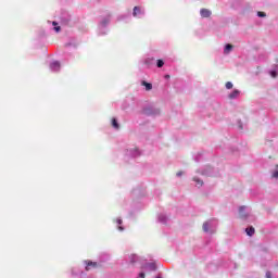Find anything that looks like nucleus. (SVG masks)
Segmentation results:
<instances>
[{
	"label": "nucleus",
	"instance_id": "obj_1",
	"mask_svg": "<svg viewBox=\"0 0 278 278\" xmlns=\"http://www.w3.org/2000/svg\"><path fill=\"white\" fill-rule=\"evenodd\" d=\"M218 227V220L215 218L208 219L203 223L202 229L204 233H216V229Z\"/></svg>",
	"mask_w": 278,
	"mask_h": 278
},
{
	"label": "nucleus",
	"instance_id": "obj_2",
	"mask_svg": "<svg viewBox=\"0 0 278 278\" xmlns=\"http://www.w3.org/2000/svg\"><path fill=\"white\" fill-rule=\"evenodd\" d=\"M143 114L146 116H157V114H160V109L146 108L143 109Z\"/></svg>",
	"mask_w": 278,
	"mask_h": 278
},
{
	"label": "nucleus",
	"instance_id": "obj_3",
	"mask_svg": "<svg viewBox=\"0 0 278 278\" xmlns=\"http://www.w3.org/2000/svg\"><path fill=\"white\" fill-rule=\"evenodd\" d=\"M132 16L137 18H142V16H144V9L140 7H135L132 10Z\"/></svg>",
	"mask_w": 278,
	"mask_h": 278
},
{
	"label": "nucleus",
	"instance_id": "obj_4",
	"mask_svg": "<svg viewBox=\"0 0 278 278\" xmlns=\"http://www.w3.org/2000/svg\"><path fill=\"white\" fill-rule=\"evenodd\" d=\"M143 268L144 270L155 271L157 270V265H155V263H146Z\"/></svg>",
	"mask_w": 278,
	"mask_h": 278
},
{
	"label": "nucleus",
	"instance_id": "obj_5",
	"mask_svg": "<svg viewBox=\"0 0 278 278\" xmlns=\"http://www.w3.org/2000/svg\"><path fill=\"white\" fill-rule=\"evenodd\" d=\"M200 14H201L202 18H210V16H212V11H210L207 9H201Z\"/></svg>",
	"mask_w": 278,
	"mask_h": 278
},
{
	"label": "nucleus",
	"instance_id": "obj_6",
	"mask_svg": "<svg viewBox=\"0 0 278 278\" xmlns=\"http://www.w3.org/2000/svg\"><path fill=\"white\" fill-rule=\"evenodd\" d=\"M50 71H53V73H58L60 71V62L54 61L50 63Z\"/></svg>",
	"mask_w": 278,
	"mask_h": 278
},
{
	"label": "nucleus",
	"instance_id": "obj_7",
	"mask_svg": "<svg viewBox=\"0 0 278 278\" xmlns=\"http://www.w3.org/2000/svg\"><path fill=\"white\" fill-rule=\"evenodd\" d=\"M239 216L240 218H247V216H249V213H247V206L239 207Z\"/></svg>",
	"mask_w": 278,
	"mask_h": 278
},
{
	"label": "nucleus",
	"instance_id": "obj_8",
	"mask_svg": "<svg viewBox=\"0 0 278 278\" xmlns=\"http://www.w3.org/2000/svg\"><path fill=\"white\" fill-rule=\"evenodd\" d=\"M109 24H110V15H106V16L103 17L102 21L100 22V27H108Z\"/></svg>",
	"mask_w": 278,
	"mask_h": 278
},
{
	"label": "nucleus",
	"instance_id": "obj_9",
	"mask_svg": "<svg viewBox=\"0 0 278 278\" xmlns=\"http://www.w3.org/2000/svg\"><path fill=\"white\" fill-rule=\"evenodd\" d=\"M269 75L274 79L277 77V75H278V65H273V70L269 71Z\"/></svg>",
	"mask_w": 278,
	"mask_h": 278
},
{
	"label": "nucleus",
	"instance_id": "obj_10",
	"mask_svg": "<svg viewBox=\"0 0 278 278\" xmlns=\"http://www.w3.org/2000/svg\"><path fill=\"white\" fill-rule=\"evenodd\" d=\"M240 97V90L235 89L231 93H229L228 99H238Z\"/></svg>",
	"mask_w": 278,
	"mask_h": 278
},
{
	"label": "nucleus",
	"instance_id": "obj_11",
	"mask_svg": "<svg viewBox=\"0 0 278 278\" xmlns=\"http://www.w3.org/2000/svg\"><path fill=\"white\" fill-rule=\"evenodd\" d=\"M129 155H131V157H139L140 155V150L138 149H132L128 151Z\"/></svg>",
	"mask_w": 278,
	"mask_h": 278
},
{
	"label": "nucleus",
	"instance_id": "obj_12",
	"mask_svg": "<svg viewBox=\"0 0 278 278\" xmlns=\"http://www.w3.org/2000/svg\"><path fill=\"white\" fill-rule=\"evenodd\" d=\"M168 220V217L164 214L159 215V223H162L163 225H166V222Z\"/></svg>",
	"mask_w": 278,
	"mask_h": 278
},
{
	"label": "nucleus",
	"instance_id": "obj_13",
	"mask_svg": "<svg viewBox=\"0 0 278 278\" xmlns=\"http://www.w3.org/2000/svg\"><path fill=\"white\" fill-rule=\"evenodd\" d=\"M129 260H130V264H136V262H140V257H138V255L136 254H131L129 256Z\"/></svg>",
	"mask_w": 278,
	"mask_h": 278
},
{
	"label": "nucleus",
	"instance_id": "obj_14",
	"mask_svg": "<svg viewBox=\"0 0 278 278\" xmlns=\"http://www.w3.org/2000/svg\"><path fill=\"white\" fill-rule=\"evenodd\" d=\"M112 127H114V129H121V125L118 124V119H116V117L112 118Z\"/></svg>",
	"mask_w": 278,
	"mask_h": 278
},
{
	"label": "nucleus",
	"instance_id": "obj_15",
	"mask_svg": "<svg viewBox=\"0 0 278 278\" xmlns=\"http://www.w3.org/2000/svg\"><path fill=\"white\" fill-rule=\"evenodd\" d=\"M245 232H247V235L248 236H254L255 235V228H253V226H251V227H248L247 229H245Z\"/></svg>",
	"mask_w": 278,
	"mask_h": 278
},
{
	"label": "nucleus",
	"instance_id": "obj_16",
	"mask_svg": "<svg viewBox=\"0 0 278 278\" xmlns=\"http://www.w3.org/2000/svg\"><path fill=\"white\" fill-rule=\"evenodd\" d=\"M231 49H233V46L230 45V43H227V45L225 46L224 53H225V54L230 53V52H231Z\"/></svg>",
	"mask_w": 278,
	"mask_h": 278
},
{
	"label": "nucleus",
	"instance_id": "obj_17",
	"mask_svg": "<svg viewBox=\"0 0 278 278\" xmlns=\"http://www.w3.org/2000/svg\"><path fill=\"white\" fill-rule=\"evenodd\" d=\"M92 266V268H97V262H91L89 261L86 265V270H90V267Z\"/></svg>",
	"mask_w": 278,
	"mask_h": 278
},
{
	"label": "nucleus",
	"instance_id": "obj_18",
	"mask_svg": "<svg viewBox=\"0 0 278 278\" xmlns=\"http://www.w3.org/2000/svg\"><path fill=\"white\" fill-rule=\"evenodd\" d=\"M141 85L146 87V90H153V85L151 83L142 81Z\"/></svg>",
	"mask_w": 278,
	"mask_h": 278
},
{
	"label": "nucleus",
	"instance_id": "obj_19",
	"mask_svg": "<svg viewBox=\"0 0 278 278\" xmlns=\"http://www.w3.org/2000/svg\"><path fill=\"white\" fill-rule=\"evenodd\" d=\"M203 157L202 153H198L194 157V162H201V159Z\"/></svg>",
	"mask_w": 278,
	"mask_h": 278
},
{
	"label": "nucleus",
	"instance_id": "obj_20",
	"mask_svg": "<svg viewBox=\"0 0 278 278\" xmlns=\"http://www.w3.org/2000/svg\"><path fill=\"white\" fill-rule=\"evenodd\" d=\"M156 66H157V68H162V66H164V61L163 60H157L156 61Z\"/></svg>",
	"mask_w": 278,
	"mask_h": 278
},
{
	"label": "nucleus",
	"instance_id": "obj_21",
	"mask_svg": "<svg viewBox=\"0 0 278 278\" xmlns=\"http://www.w3.org/2000/svg\"><path fill=\"white\" fill-rule=\"evenodd\" d=\"M226 88H227V90H231V88H233V83L227 81L226 83Z\"/></svg>",
	"mask_w": 278,
	"mask_h": 278
},
{
	"label": "nucleus",
	"instance_id": "obj_22",
	"mask_svg": "<svg viewBox=\"0 0 278 278\" xmlns=\"http://www.w3.org/2000/svg\"><path fill=\"white\" fill-rule=\"evenodd\" d=\"M193 181H195V184H198V186H203V180H201L197 177L193 178Z\"/></svg>",
	"mask_w": 278,
	"mask_h": 278
},
{
	"label": "nucleus",
	"instance_id": "obj_23",
	"mask_svg": "<svg viewBox=\"0 0 278 278\" xmlns=\"http://www.w3.org/2000/svg\"><path fill=\"white\" fill-rule=\"evenodd\" d=\"M52 25L54 26V31H60L62 29L60 26H55L58 25V22H53Z\"/></svg>",
	"mask_w": 278,
	"mask_h": 278
},
{
	"label": "nucleus",
	"instance_id": "obj_24",
	"mask_svg": "<svg viewBox=\"0 0 278 278\" xmlns=\"http://www.w3.org/2000/svg\"><path fill=\"white\" fill-rule=\"evenodd\" d=\"M257 16H258L260 18H265L266 14H265L264 12H262V11H258V12H257Z\"/></svg>",
	"mask_w": 278,
	"mask_h": 278
},
{
	"label": "nucleus",
	"instance_id": "obj_25",
	"mask_svg": "<svg viewBox=\"0 0 278 278\" xmlns=\"http://www.w3.org/2000/svg\"><path fill=\"white\" fill-rule=\"evenodd\" d=\"M211 173H212V167H208V172H207V169H204L202 172V175H210Z\"/></svg>",
	"mask_w": 278,
	"mask_h": 278
},
{
	"label": "nucleus",
	"instance_id": "obj_26",
	"mask_svg": "<svg viewBox=\"0 0 278 278\" xmlns=\"http://www.w3.org/2000/svg\"><path fill=\"white\" fill-rule=\"evenodd\" d=\"M266 278H273V274L270 271H266V275H265Z\"/></svg>",
	"mask_w": 278,
	"mask_h": 278
},
{
	"label": "nucleus",
	"instance_id": "obj_27",
	"mask_svg": "<svg viewBox=\"0 0 278 278\" xmlns=\"http://www.w3.org/2000/svg\"><path fill=\"white\" fill-rule=\"evenodd\" d=\"M273 177L274 179H278V170L274 172Z\"/></svg>",
	"mask_w": 278,
	"mask_h": 278
},
{
	"label": "nucleus",
	"instance_id": "obj_28",
	"mask_svg": "<svg viewBox=\"0 0 278 278\" xmlns=\"http://www.w3.org/2000/svg\"><path fill=\"white\" fill-rule=\"evenodd\" d=\"M139 277H140V278H144V277H146L144 271H141V273L139 274Z\"/></svg>",
	"mask_w": 278,
	"mask_h": 278
},
{
	"label": "nucleus",
	"instance_id": "obj_29",
	"mask_svg": "<svg viewBox=\"0 0 278 278\" xmlns=\"http://www.w3.org/2000/svg\"><path fill=\"white\" fill-rule=\"evenodd\" d=\"M117 225H123V219L117 218Z\"/></svg>",
	"mask_w": 278,
	"mask_h": 278
},
{
	"label": "nucleus",
	"instance_id": "obj_30",
	"mask_svg": "<svg viewBox=\"0 0 278 278\" xmlns=\"http://www.w3.org/2000/svg\"><path fill=\"white\" fill-rule=\"evenodd\" d=\"M176 175H177V177H181V175H184V173L178 172Z\"/></svg>",
	"mask_w": 278,
	"mask_h": 278
},
{
	"label": "nucleus",
	"instance_id": "obj_31",
	"mask_svg": "<svg viewBox=\"0 0 278 278\" xmlns=\"http://www.w3.org/2000/svg\"><path fill=\"white\" fill-rule=\"evenodd\" d=\"M119 231H125V228L123 226L118 227Z\"/></svg>",
	"mask_w": 278,
	"mask_h": 278
},
{
	"label": "nucleus",
	"instance_id": "obj_32",
	"mask_svg": "<svg viewBox=\"0 0 278 278\" xmlns=\"http://www.w3.org/2000/svg\"><path fill=\"white\" fill-rule=\"evenodd\" d=\"M170 78V75H165V79H169Z\"/></svg>",
	"mask_w": 278,
	"mask_h": 278
},
{
	"label": "nucleus",
	"instance_id": "obj_33",
	"mask_svg": "<svg viewBox=\"0 0 278 278\" xmlns=\"http://www.w3.org/2000/svg\"><path fill=\"white\" fill-rule=\"evenodd\" d=\"M156 278H162V276H161V275H159V276H156Z\"/></svg>",
	"mask_w": 278,
	"mask_h": 278
}]
</instances>
